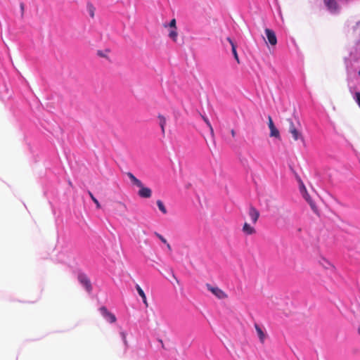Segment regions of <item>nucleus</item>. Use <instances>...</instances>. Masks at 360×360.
Returning a JSON list of instances; mask_svg holds the SVG:
<instances>
[{"label": "nucleus", "mask_w": 360, "mask_h": 360, "mask_svg": "<svg viewBox=\"0 0 360 360\" xmlns=\"http://www.w3.org/2000/svg\"><path fill=\"white\" fill-rule=\"evenodd\" d=\"M176 20L174 18H173L168 25H165V27H169L170 29L171 28H174V30H176Z\"/></svg>", "instance_id": "nucleus-23"}, {"label": "nucleus", "mask_w": 360, "mask_h": 360, "mask_svg": "<svg viewBox=\"0 0 360 360\" xmlns=\"http://www.w3.org/2000/svg\"><path fill=\"white\" fill-rule=\"evenodd\" d=\"M165 245H167V248L168 249V250L171 251L172 250L171 245L168 243H167Z\"/></svg>", "instance_id": "nucleus-28"}, {"label": "nucleus", "mask_w": 360, "mask_h": 360, "mask_svg": "<svg viewBox=\"0 0 360 360\" xmlns=\"http://www.w3.org/2000/svg\"><path fill=\"white\" fill-rule=\"evenodd\" d=\"M242 231L244 233V234L248 235V236L253 235L256 233L255 229L253 226H250L247 222H245L243 224Z\"/></svg>", "instance_id": "nucleus-10"}, {"label": "nucleus", "mask_w": 360, "mask_h": 360, "mask_svg": "<svg viewBox=\"0 0 360 360\" xmlns=\"http://www.w3.org/2000/svg\"><path fill=\"white\" fill-rule=\"evenodd\" d=\"M77 279L84 290L89 294H91L92 292V285L88 276L83 272H79L77 275Z\"/></svg>", "instance_id": "nucleus-3"}, {"label": "nucleus", "mask_w": 360, "mask_h": 360, "mask_svg": "<svg viewBox=\"0 0 360 360\" xmlns=\"http://www.w3.org/2000/svg\"><path fill=\"white\" fill-rule=\"evenodd\" d=\"M156 204L159 208V210L164 214H167V210L164 205V203L160 200H158L157 202H156Z\"/></svg>", "instance_id": "nucleus-17"}, {"label": "nucleus", "mask_w": 360, "mask_h": 360, "mask_svg": "<svg viewBox=\"0 0 360 360\" xmlns=\"http://www.w3.org/2000/svg\"><path fill=\"white\" fill-rule=\"evenodd\" d=\"M120 335L121 339L125 346V350H127V349L128 348V342L127 340V333H125L124 331H120Z\"/></svg>", "instance_id": "nucleus-19"}, {"label": "nucleus", "mask_w": 360, "mask_h": 360, "mask_svg": "<svg viewBox=\"0 0 360 360\" xmlns=\"http://www.w3.org/2000/svg\"><path fill=\"white\" fill-rule=\"evenodd\" d=\"M354 98L360 107V92L355 93Z\"/></svg>", "instance_id": "nucleus-26"}, {"label": "nucleus", "mask_w": 360, "mask_h": 360, "mask_svg": "<svg viewBox=\"0 0 360 360\" xmlns=\"http://www.w3.org/2000/svg\"><path fill=\"white\" fill-rule=\"evenodd\" d=\"M88 194L90 196L91 199L93 200V202L95 203L96 207L98 209L101 208V204L100 202H98V200L94 197V195H93V193L89 191H88Z\"/></svg>", "instance_id": "nucleus-20"}, {"label": "nucleus", "mask_w": 360, "mask_h": 360, "mask_svg": "<svg viewBox=\"0 0 360 360\" xmlns=\"http://www.w3.org/2000/svg\"><path fill=\"white\" fill-rule=\"evenodd\" d=\"M158 118L159 120V126L161 128L162 134L164 135L165 132V128L167 123V119L165 116H163L161 114H159L158 115Z\"/></svg>", "instance_id": "nucleus-13"}, {"label": "nucleus", "mask_w": 360, "mask_h": 360, "mask_svg": "<svg viewBox=\"0 0 360 360\" xmlns=\"http://www.w3.org/2000/svg\"><path fill=\"white\" fill-rule=\"evenodd\" d=\"M265 34L271 45L274 46L277 44V38L276 34L272 30L266 28Z\"/></svg>", "instance_id": "nucleus-7"}, {"label": "nucleus", "mask_w": 360, "mask_h": 360, "mask_svg": "<svg viewBox=\"0 0 360 360\" xmlns=\"http://www.w3.org/2000/svg\"><path fill=\"white\" fill-rule=\"evenodd\" d=\"M249 217L253 224H255L259 217V212L254 207L251 206L249 209Z\"/></svg>", "instance_id": "nucleus-9"}, {"label": "nucleus", "mask_w": 360, "mask_h": 360, "mask_svg": "<svg viewBox=\"0 0 360 360\" xmlns=\"http://www.w3.org/2000/svg\"><path fill=\"white\" fill-rule=\"evenodd\" d=\"M321 265L325 268V269H333V266L326 259H322V262H321Z\"/></svg>", "instance_id": "nucleus-21"}, {"label": "nucleus", "mask_w": 360, "mask_h": 360, "mask_svg": "<svg viewBox=\"0 0 360 360\" xmlns=\"http://www.w3.org/2000/svg\"><path fill=\"white\" fill-rule=\"evenodd\" d=\"M358 331H359V333L360 334V326L359 327Z\"/></svg>", "instance_id": "nucleus-32"}, {"label": "nucleus", "mask_w": 360, "mask_h": 360, "mask_svg": "<svg viewBox=\"0 0 360 360\" xmlns=\"http://www.w3.org/2000/svg\"><path fill=\"white\" fill-rule=\"evenodd\" d=\"M300 192L302 194H306L307 195V188L305 187V186L304 185V184L302 182L300 183Z\"/></svg>", "instance_id": "nucleus-24"}, {"label": "nucleus", "mask_w": 360, "mask_h": 360, "mask_svg": "<svg viewBox=\"0 0 360 360\" xmlns=\"http://www.w3.org/2000/svg\"><path fill=\"white\" fill-rule=\"evenodd\" d=\"M202 119L205 121V122L206 123V124L207 125V127L210 128L211 134L213 135V134H214L213 128H212L211 123L210 122L208 118L202 116Z\"/></svg>", "instance_id": "nucleus-22"}, {"label": "nucleus", "mask_w": 360, "mask_h": 360, "mask_svg": "<svg viewBox=\"0 0 360 360\" xmlns=\"http://www.w3.org/2000/svg\"><path fill=\"white\" fill-rule=\"evenodd\" d=\"M269 122V128L270 129V136L278 138L280 136L279 131L277 129L276 126L274 125L273 120L271 116L268 117Z\"/></svg>", "instance_id": "nucleus-8"}, {"label": "nucleus", "mask_w": 360, "mask_h": 360, "mask_svg": "<svg viewBox=\"0 0 360 360\" xmlns=\"http://www.w3.org/2000/svg\"><path fill=\"white\" fill-rule=\"evenodd\" d=\"M302 197L305 199V200L309 204L311 208L312 209V210L316 213L317 212V209H316V206L315 205V203L313 202V200H311V197L309 196L308 192H307V195L306 194H302Z\"/></svg>", "instance_id": "nucleus-14"}, {"label": "nucleus", "mask_w": 360, "mask_h": 360, "mask_svg": "<svg viewBox=\"0 0 360 360\" xmlns=\"http://www.w3.org/2000/svg\"><path fill=\"white\" fill-rule=\"evenodd\" d=\"M98 55L101 56H104V53H102L101 51H98Z\"/></svg>", "instance_id": "nucleus-30"}, {"label": "nucleus", "mask_w": 360, "mask_h": 360, "mask_svg": "<svg viewBox=\"0 0 360 360\" xmlns=\"http://www.w3.org/2000/svg\"><path fill=\"white\" fill-rule=\"evenodd\" d=\"M86 11L89 16L91 18H94L95 15L96 8L91 2H88L86 4Z\"/></svg>", "instance_id": "nucleus-16"}, {"label": "nucleus", "mask_w": 360, "mask_h": 360, "mask_svg": "<svg viewBox=\"0 0 360 360\" xmlns=\"http://www.w3.org/2000/svg\"><path fill=\"white\" fill-rule=\"evenodd\" d=\"M360 25V20L359 22H357L356 23V25Z\"/></svg>", "instance_id": "nucleus-31"}, {"label": "nucleus", "mask_w": 360, "mask_h": 360, "mask_svg": "<svg viewBox=\"0 0 360 360\" xmlns=\"http://www.w3.org/2000/svg\"><path fill=\"white\" fill-rule=\"evenodd\" d=\"M99 311L101 316L105 319L106 321L110 323H115L116 321L115 316L110 312L105 307H101L99 309Z\"/></svg>", "instance_id": "nucleus-5"}, {"label": "nucleus", "mask_w": 360, "mask_h": 360, "mask_svg": "<svg viewBox=\"0 0 360 360\" xmlns=\"http://www.w3.org/2000/svg\"><path fill=\"white\" fill-rule=\"evenodd\" d=\"M154 235L158 238L163 243L166 244L167 243V240L160 233L158 232H155Z\"/></svg>", "instance_id": "nucleus-25"}, {"label": "nucleus", "mask_w": 360, "mask_h": 360, "mask_svg": "<svg viewBox=\"0 0 360 360\" xmlns=\"http://www.w3.org/2000/svg\"><path fill=\"white\" fill-rule=\"evenodd\" d=\"M255 328L257 331V335L259 338V340L261 342H264V340L266 338V334L264 333V331L262 330V328L259 327V325L255 324Z\"/></svg>", "instance_id": "nucleus-15"}, {"label": "nucleus", "mask_w": 360, "mask_h": 360, "mask_svg": "<svg viewBox=\"0 0 360 360\" xmlns=\"http://www.w3.org/2000/svg\"><path fill=\"white\" fill-rule=\"evenodd\" d=\"M226 39L231 46V51L235 60L237 61L238 63H240L239 57L236 51V45L234 44V42L230 37H227Z\"/></svg>", "instance_id": "nucleus-11"}, {"label": "nucleus", "mask_w": 360, "mask_h": 360, "mask_svg": "<svg viewBox=\"0 0 360 360\" xmlns=\"http://www.w3.org/2000/svg\"><path fill=\"white\" fill-rule=\"evenodd\" d=\"M289 132L292 134L294 140L297 141L301 139L303 141L302 134L295 127L292 121H290Z\"/></svg>", "instance_id": "nucleus-6"}, {"label": "nucleus", "mask_w": 360, "mask_h": 360, "mask_svg": "<svg viewBox=\"0 0 360 360\" xmlns=\"http://www.w3.org/2000/svg\"><path fill=\"white\" fill-rule=\"evenodd\" d=\"M169 37L172 39L174 41H176V37H177V32H176V30H174V28H171L169 32Z\"/></svg>", "instance_id": "nucleus-18"}, {"label": "nucleus", "mask_w": 360, "mask_h": 360, "mask_svg": "<svg viewBox=\"0 0 360 360\" xmlns=\"http://www.w3.org/2000/svg\"><path fill=\"white\" fill-rule=\"evenodd\" d=\"M206 288L218 299H224L227 297L226 294L217 286H213L211 284L207 283Z\"/></svg>", "instance_id": "nucleus-4"}, {"label": "nucleus", "mask_w": 360, "mask_h": 360, "mask_svg": "<svg viewBox=\"0 0 360 360\" xmlns=\"http://www.w3.org/2000/svg\"><path fill=\"white\" fill-rule=\"evenodd\" d=\"M354 0H323L327 11L333 15L338 14L343 5Z\"/></svg>", "instance_id": "nucleus-2"}, {"label": "nucleus", "mask_w": 360, "mask_h": 360, "mask_svg": "<svg viewBox=\"0 0 360 360\" xmlns=\"http://www.w3.org/2000/svg\"><path fill=\"white\" fill-rule=\"evenodd\" d=\"M127 176L131 181V183L139 187V191H138V195L143 198H149L152 195V191L150 188L148 187H145L143 183L138 179L132 173H127Z\"/></svg>", "instance_id": "nucleus-1"}, {"label": "nucleus", "mask_w": 360, "mask_h": 360, "mask_svg": "<svg viewBox=\"0 0 360 360\" xmlns=\"http://www.w3.org/2000/svg\"><path fill=\"white\" fill-rule=\"evenodd\" d=\"M231 133L232 136H233V137H234V136H235V135H236V132H235V131H234L233 129H232V130H231Z\"/></svg>", "instance_id": "nucleus-29"}, {"label": "nucleus", "mask_w": 360, "mask_h": 360, "mask_svg": "<svg viewBox=\"0 0 360 360\" xmlns=\"http://www.w3.org/2000/svg\"><path fill=\"white\" fill-rule=\"evenodd\" d=\"M136 290L138 294L139 295V296L142 298V301H143V304L147 307L148 306V304L146 296L144 291L140 287V285L138 284L136 285Z\"/></svg>", "instance_id": "nucleus-12"}, {"label": "nucleus", "mask_w": 360, "mask_h": 360, "mask_svg": "<svg viewBox=\"0 0 360 360\" xmlns=\"http://www.w3.org/2000/svg\"><path fill=\"white\" fill-rule=\"evenodd\" d=\"M359 75H360V71L359 72Z\"/></svg>", "instance_id": "nucleus-33"}, {"label": "nucleus", "mask_w": 360, "mask_h": 360, "mask_svg": "<svg viewBox=\"0 0 360 360\" xmlns=\"http://www.w3.org/2000/svg\"><path fill=\"white\" fill-rule=\"evenodd\" d=\"M20 6V10H21L22 15H23V12H24L25 6H24L23 3H21Z\"/></svg>", "instance_id": "nucleus-27"}]
</instances>
